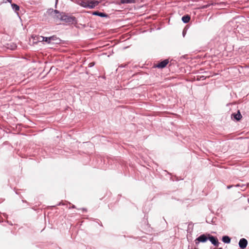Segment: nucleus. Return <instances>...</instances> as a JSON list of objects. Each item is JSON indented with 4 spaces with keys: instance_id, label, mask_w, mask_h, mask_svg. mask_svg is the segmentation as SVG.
<instances>
[{
    "instance_id": "f257e3e1",
    "label": "nucleus",
    "mask_w": 249,
    "mask_h": 249,
    "mask_svg": "<svg viewBox=\"0 0 249 249\" xmlns=\"http://www.w3.org/2000/svg\"><path fill=\"white\" fill-rule=\"evenodd\" d=\"M49 15H51L56 22L61 21V17H63L65 12H60L57 10H53V9H49L47 11Z\"/></svg>"
},
{
    "instance_id": "f03ea898",
    "label": "nucleus",
    "mask_w": 249,
    "mask_h": 249,
    "mask_svg": "<svg viewBox=\"0 0 249 249\" xmlns=\"http://www.w3.org/2000/svg\"><path fill=\"white\" fill-rule=\"evenodd\" d=\"M42 41L46 42L49 44H58L61 42V39L56 36H52L49 37L41 36Z\"/></svg>"
},
{
    "instance_id": "7ed1b4c3",
    "label": "nucleus",
    "mask_w": 249,
    "mask_h": 249,
    "mask_svg": "<svg viewBox=\"0 0 249 249\" xmlns=\"http://www.w3.org/2000/svg\"><path fill=\"white\" fill-rule=\"evenodd\" d=\"M63 15V16L61 17L62 21H64L69 24L77 23V20L75 17L69 15V14L66 13H64V14Z\"/></svg>"
},
{
    "instance_id": "20e7f679",
    "label": "nucleus",
    "mask_w": 249,
    "mask_h": 249,
    "mask_svg": "<svg viewBox=\"0 0 249 249\" xmlns=\"http://www.w3.org/2000/svg\"><path fill=\"white\" fill-rule=\"evenodd\" d=\"M210 233H203L195 240V244L197 246L200 243H206L209 240Z\"/></svg>"
},
{
    "instance_id": "39448f33",
    "label": "nucleus",
    "mask_w": 249,
    "mask_h": 249,
    "mask_svg": "<svg viewBox=\"0 0 249 249\" xmlns=\"http://www.w3.org/2000/svg\"><path fill=\"white\" fill-rule=\"evenodd\" d=\"M169 63V60L168 59H164L163 60L157 64H156L154 67L158 68L159 69H163Z\"/></svg>"
},
{
    "instance_id": "423d86ee",
    "label": "nucleus",
    "mask_w": 249,
    "mask_h": 249,
    "mask_svg": "<svg viewBox=\"0 0 249 249\" xmlns=\"http://www.w3.org/2000/svg\"><path fill=\"white\" fill-rule=\"evenodd\" d=\"M209 241L215 247H218L219 244V242L216 236H214L210 234Z\"/></svg>"
},
{
    "instance_id": "0eeeda50",
    "label": "nucleus",
    "mask_w": 249,
    "mask_h": 249,
    "mask_svg": "<svg viewBox=\"0 0 249 249\" xmlns=\"http://www.w3.org/2000/svg\"><path fill=\"white\" fill-rule=\"evenodd\" d=\"M248 240L244 238H242L240 239L238 245L240 247V249H244L246 248L248 245Z\"/></svg>"
},
{
    "instance_id": "6e6552de",
    "label": "nucleus",
    "mask_w": 249,
    "mask_h": 249,
    "mask_svg": "<svg viewBox=\"0 0 249 249\" xmlns=\"http://www.w3.org/2000/svg\"><path fill=\"white\" fill-rule=\"evenodd\" d=\"M231 118H233L236 121H239L242 118V116L240 112V110L237 111V113H232L231 115Z\"/></svg>"
},
{
    "instance_id": "1a4fd4ad",
    "label": "nucleus",
    "mask_w": 249,
    "mask_h": 249,
    "mask_svg": "<svg viewBox=\"0 0 249 249\" xmlns=\"http://www.w3.org/2000/svg\"><path fill=\"white\" fill-rule=\"evenodd\" d=\"M92 15L94 16H99V17H102V18H107L109 17V16L106 13L100 12L98 11H96L93 12Z\"/></svg>"
},
{
    "instance_id": "9d476101",
    "label": "nucleus",
    "mask_w": 249,
    "mask_h": 249,
    "mask_svg": "<svg viewBox=\"0 0 249 249\" xmlns=\"http://www.w3.org/2000/svg\"><path fill=\"white\" fill-rule=\"evenodd\" d=\"M5 47L8 49H9L11 50H14L17 48V45L15 43L10 42V43H7L6 44Z\"/></svg>"
},
{
    "instance_id": "9b49d317",
    "label": "nucleus",
    "mask_w": 249,
    "mask_h": 249,
    "mask_svg": "<svg viewBox=\"0 0 249 249\" xmlns=\"http://www.w3.org/2000/svg\"><path fill=\"white\" fill-rule=\"evenodd\" d=\"M235 187H240V190L241 191H245L247 187H249V183L247 184H240L238 183L235 185Z\"/></svg>"
},
{
    "instance_id": "f8f14e48",
    "label": "nucleus",
    "mask_w": 249,
    "mask_h": 249,
    "mask_svg": "<svg viewBox=\"0 0 249 249\" xmlns=\"http://www.w3.org/2000/svg\"><path fill=\"white\" fill-rule=\"evenodd\" d=\"M89 8L93 9L99 4L98 1H89Z\"/></svg>"
},
{
    "instance_id": "ddd939ff",
    "label": "nucleus",
    "mask_w": 249,
    "mask_h": 249,
    "mask_svg": "<svg viewBox=\"0 0 249 249\" xmlns=\"http://www.w3.org/2000/svg\"><path fill=\"white\" fill-rule=\"evenodd\" d=\"M222 241L225 244H230L231 242V238L228 235H224L222 237Z\"/></svg>"
},
{
    "instance_id": "4468645a",
    "label": "nucleus",
    "mask_w": 249,
    "mask_h": 249,
    "mask_svg": "<svg viewBox=\"0 0 249 249\" xmlns=\"http://www.w3.org/2000/svg\"><path fill=\"white\" fill-rule=\"evenodd\" d=\"M191 19V17L189 15H185L183 16L181 20L184 23H188Z\"/></svg>"
},
{
    "instance_id": "2eb2a0df",
    "label": "nucleus",
    "mask_w": 249,
    "mask_h": 249,
    "mask_svg": "<svg viewBox=\"0 0 249 249\" xmlns=\"http://www.w3.org/2000/svg\"><path fill=\"white\" fill-rule=\"evenodd\" d=\"M194 230V224L192 222H190L188 225V228L187 230V233H190V234H191V233L193 232Z\"/></svg>"
},
{
    "instance_id": "dca6fc26",
    "label": "nucleus",
    "mask_w": 249,
    "mask_h": 249,
    "mask_svg": "<svg viewBox=\"0 0 249 249\" xmlns=\"http://www.w3.org/2000/svg\"><path fill=\"white\" fill-rule=\"evenodd\" d=\"M11 5L12 9L15 12H17L19 10V6L17 4L11 3Z\"/></svg>"
},
{
    "instance_id": "f3484780",
    "label": "nucleus",
    "mask_w": 249,
    "mask_h": 249,
    "mask_svg": "<svg viewBox=\"0 0 249 249\" xmlns=\"http://www.w3.org/2000/svg\"><path fill=\"white\" fill-rule=\"evenodd\" d=\"M88 2H89V0H88V1L82 0V1H81V3H80V5L84 8H89Z\"/></svg>"
},
{
    "instance_id": "a211bd4d",
    "label": "nucleus",
    "mask_w": 249,
    "mask_h": 249,
    "mask_svg": "<svg viewBox=\"0 0 249 249\" xmlns=\"http://www.w3.org/2000/svg\"><path fill=\"white\" fill-rule=\"evenodd\" d=\"M232 30V27L230 25V24H227L225 25L224 27V30L226 31V30H228V32L231 31Z\"/></svg>"
},
{
    "instance_id": "6ab92c4d",
    "label": "nucleus",
    "mask_w": 249,
    "mask_h": 249,
    "mask_svg": "<svg viewBox=\"0 0 249 249\" xmlns=\"http://www.w3.org/2000/svg\"><path fill=\"white\" fill-rule=\"evenodd\" d=\"M122 3H132L135 2V0H121Z\"/></svg>"
},
{
    "instance_id": "aec40b11",
    "label": "nucleus",
    "mask_w": 249,
    "mask_h": 249,
    "mask_svg": "<svg viewBox=\"0 0 249 249\" xmlns=\"http://www.w3.org/2000/svg\"><path fill=\"white\" fill-rule=\"evenodd\" d=\"M212 5V4H207L203 5L201 6L199 8V9H207Z\"/></svg>"
},
{
    "instance_id": "412c9836",
    "label": "nucleus",
    "mask_w": 249,
    "mask_h": 249,
    "mask_svg": "<svg viewBox=\"0 0 249 249\" xmlns=\"http://www.w3.org/2000/svg\"><path fill=\"white\" fill-rule=\"evenodd\" d=\"M192 233H191V234H190V233H187V239L188 240V241H189L190 240H192Z\"/></svg>"
},
{
    "instance_id": "4be33fe9",
    "label": "nucleus",
    "mask_w": 249,
    "mask_h": 249,
    "mask_svg": "<svg viewBox=\"0 0 249 249\" xmlns=\"http://www.w3.org/2000/svg\"><path fill=\"white\" fill-rule=\"evenodd\" d=\"M205 79H206V76H203V75L200 76H199V78H197V79L198 80H205Z\"/></svg>"
},
{
    "instance_id": "5701e85b",
    "label": "nucleus",
    "mask_w": 249,
    "mask_h": 249,
    "mask_svg": "<svg viewBox=\"0 0 249 249\" xmlns=\"http://www.w3.org/2000/svg\"><path fill=\"white\" fill-rule=\"evenodd\" d=\"M95 62H91L90 63H89L88 65V67L89 68H91L92 67H93L94 65H95Z\"/></svg>"
},
{
    "instance_id": "b1692460",
    "label": "nucleus",
    "mask_w": 249,
    "mask_h": 249,
    "mask_svg": "<svg viewBox=\"0 0 249 249\" xmlns=\"http://www.w3.org/2000/svg\"><path fill=\"white\" fill-rule=\"evenodd\" d=\"M186 33H187V29H186L185 28H184V29L183 30V31H182V36L183 37H184L185 36Z\"/></svg>"
},
{
    "instance_id": "393cba45",
    "label": "nucleus",
    "mask_w": 249,
    "mask_h": 249,
    "mask_svg": "<svg viewBox=\"0 0 249 249\" xmlns=\"http://www.w3.org/2000/svg\"><path fill=\"white\" fill-rule=\"evenodd\" d=\"M235 187V185H228V186H227V188L228 189H231V188H232V187Z\"/></svg>"
},
{
    "instance_id": "a878e982",
    "label": "nucleus",
    "mask_w": 249,
    "mask_h": 249,
    "mask_svg": "<svg viewBox=\"0 0 249 249\" xmlns=\"http://www.w3.org/2000/svg\"><path fill=\"white\" fill-rule=\"evenodd\" d=\"M81 209L83 211V212H87V210L86 208H82Z\"/></svg>"
},
{
    "instance_id": "bb28decb",
    "label": "nucleus",
    "mask_w": 249,
    "mask_h": 249,
    "mask_svg": "<svg viewBox=\"0 0 249 249\" xmlns=\"http://www.w3.org/2000/svg\"><path fill=\"white\" fill-rule=\"evenodd\" d=\"M7 1L10 2V3H12V0H6V1H5V2H6Z\"/></svg>"
},
{
    "instance_id": "cd10ccee",
    "label": "nucleus",
    "mask_w": 249,
    "mask_h": 249,
    "mask_svg": "<svg viewBox=\"0 0 249 249\" xmlns=\"http://www.w3.org/2000/svg\"><path fill=\"white\" fill-rule=\"evenodd\" d=\"M71 208H75L76 207H75V206L74 205H72Z\"/></svg>"
},
{
    "instance_id": "c85d7f7f",
    "label": "nucleus",
    "mask_w": 249,
    "mask_h": 249,
    "mask_svg": "<svg viewBox=\"0 0 249 249\" xmlns=\"http://www.w3.org/2000/svg\"><path fill=\"white\" fill-rule=\"evenodd\" d=\"M57 1H58V0H56V1H55V7L56 6V4H57Z\"/></svg>"
},
{
    "instance_id": "c756f323",
    "label": "nucleus",
    "mask_w": 249,
    "mask_h": 249,
    "mask_svg": "<svg viewBox=\"0 0 249 249\" xmlns=\"http://www.w3.org/2000/svg\"><path fill=\"white\" fill-rule=\"evenodd\" d=\"M22 202H26V203L27 202V201L26 200H22Z\"/></svg>"
},
{
    "instance_id": "7c9ffc66",
    "label": "nucleus",
    "mask_w": 249,
    "mask_h": 249,
    "mask_svg": "<svg viewBox=\"0 0 249 249\" xmlns=\"http://www.w3.org/2000/svg\"><path fill=\"white\" fill-rule=\"evenodd\" d=\"M61 205V203H59L58 204V205Z\"/></svg>"
},
{
    "instance_id": "2f4dec72",
    "label": "nucleus",
    "mask_w": 249,
    "mask_h": 249,
    "mask_svg": "<svg viewBox=\"0 0 249 249\" xmlns=\"http://www.w3.org/2000/svg\"><path fill=\"white\" fill-rule=\"evenodd\" d=\"M194 249H197V248H195Z\"/></svg>"
}]
</instances>
